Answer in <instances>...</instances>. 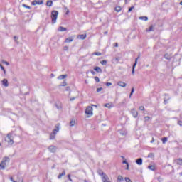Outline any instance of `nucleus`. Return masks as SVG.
<instances>
[{
	"label": "nucleus",
	"mask_w": 182,
	"mask_h": 182,
	"mask_svg": "<svg viewBox=\"0 0 182 182\" xmlns=\"http://www.w3.org/2000/svg\"><path fill=\"white\" fill-rule=\"evenodd\" d=\"M9 161H11V159H9V157H4L1 162L0 163V170H5V167H6V164H8Z\"/></svg>",
	"instance_id": "1"
},
{
	"label": "nucleus",
	"mask_w": 182,
	"mask_h": 182,
	"mask_svg": "<svg viewBox=\"0 0 182 182\" xmlns=\"http://www.w3.org/2000/svg\"><path fill=\"white\" fill-rule=\"evenodd\" d=\"M5 141H6V143H8V144H9L10 146H12V144H14V133L10 132L7 134V136L5 137Z\"/></svg>",
	"instance_id": "2"
},
{
	"label": "nucleus",
	"mask_w": 182,
	"mask_h": 182,
	"mask_svg": "<svg viewBox=\"0 0 182 182\" xmlns=\"http://www.w3.org/2000/svg\"><path fill=\"white\" fill-rule=\"evenodd\" d=\"M59 15V12L58 11L54 10L51 12V19L52 23H56V20L58 19V16Z\"/></svg>",
	"instance_id": "3"
},
{
	"label": "nucleus",
	"mask_w": 182,
	"mask_h": 182,
	"mask_svg": "<svg viewBox=\"0 0 182 182\" xmlns=\"http://www.w3.org/2000/svg\"><path fill=\"white\" fill-rule=\"evenodd\" d=\"M59 132V125H55V128L53 129V132L50 134V140H53Z\"/></svg>",
	"instance_id": "4"
},
{
	"label": "nucleus",
	"mask_w": 182,
	"mask_h": 182,
	"mask_svg": "<svg viewBox=\"0 0 182 182\" xmlns=\"http://www.w3.org/2000/svg\"><path fill=\"white\" fill-rule=\"evenodd\" d=\"M85 113V114H87V117H90L93 116V107H92L91 106L87 107Z\"/></svg>",
	"instance_id": "5"
},
{
	"label": "nucleus",
	"mask_w": 182,
	"mask_h": 182,
	"mask_svg": "<svg viewBox=\"0 0 182 182\" xmlns=\"http://www.w3.org/2000/svg\"><path fill=\"white\" fill-rule=\"evenodd\" d=\"M48 150H49L50 153H56V150H58V147L56 146L50 145L48 147Z\"/></svg>",
	"instance_id": "6"
},
{
	"label": "nucleus",
	"mask_w": 182,
	"mask_h": 182,
	"mask_svg": "<svg viewBox=\"0 0 182 182\" xmlns=\"http://www.w3.org/2000/svg\"><path fill=\"white\" fill-rule=\"evenodd\" d=\"M120 57H115V58L112 59V63L114 65H117L119 62H120Z\"/></svg>",
	"instance_id": "7"
},
{
	"label": "nucleus",
	"mask_w": 182,
	"mask_h": 182,
	"mask_svg": "<svg viewBox=\"0 0 182 182\" xmlns=\"http://www.w3.org/2000/svg\"><path fill=\"white\" fill-rule=\"evenodd\" d=\"M102 182H112L110 181V179L109 178V176L107 175H104V176L102 177Z\"/></svg>",
	"instance_id": "8"
},
{
	"label": "nucleus",
	"mask_w": 182,
	"mask_h": 182,
	"mask_svg": "<svg viewBox=\"0 0 182 182\" xmlns=\"http://www.w3.org/2000/svg\"><path fill=\"white\" fill-rule=\"evenodd\" d=\"M1 83L3 85V86H4V87H8L9 86V84L8 83V80L7 79H4L1 81Z\"/></svg>",
	"instance_id": "9"
},
{
	"label": "nucleus",
	"mask_w": 182,
	"mask_h": 182,
	"mask_svg": "<svg viewBox=\"0 0 182 182\" xmlns=\"http://www.w3.org/2000/svg\"><path fill=\"white\" fill-rule=\"evenodd\" d=\"M131 113H132L133 117H137V116H139V112L135 109H133L131 111Z\"/></svg>",
	"instance_id": "10"
},
{
	"label": "nucleus",
	"mask_w": 182,
	"mask_h": 182,
	"mask_svg": "<svg viewBox=\"0 0 182 182\" xmlns=\"http://www.w3.org/2000/svg\"><path fill=\"white\" fill-rule=\"evenodd\" d=\"M117 86H120V87H126V86H127V84L123 82L122 81H119L117 82Z\"/></svg>",
	"instance_id": "11"
},
{
	"label": "nucleus",
	"mask_w": 182,
	"mask_h": 182,
	"mask_svg": "<svg viewBox=\"0 0 182 182\" xmlns=\"http://www.w3.org/2000/svg\"><path fill=\"white\" fill-rule=\"evenodd\" d=\"M139 58H136L135 60V63H134L133 66H132V75H134V69H136V66H137V60Z\"/></svg>",
	"instance_id": "12"
},
{
	"label": "nucleus",
	"mask_w": 182,
	"mask_h": 182,
	"mask_svg": "<svg viewBox=\"0 0 182 182\" xmlns=\"http://www.w3.org/2000/svg\"><path fill=\"white\" fill-rule=\"evenodd\" d=\"M136 164H138V166H141V164H143V159L139 158V159H136Z\"/></svg>",
	"instance_id": "13"
},
{
	"label": "nucleus",
	"mask_w": 182,
	"mask_h": 182,
	"mask_svg": "<svg viewBox=\"0 0 182 182\" xmlns=\"http://www.w3.org/2000/svg\"><path fill=\"white\" fill-rule=\"evenodd\" d=\"M94 70H95V72H97V73H102L103 72L102 70V68H100V67H95Z\"/></svg>",
	"instance_id": "14"
},
{
	"label": "nucleus",
	"mask_w": 182,
	"mask_h": 182,
	"mask_svg": "<svg viewBox=\"0 0 182 182\" xmlns=\"http://www.w3.org/2000/svg\"><path fill=\"white\" fill-rule=\"evenodd\" d=\"M70 42H73V38L72 37L67 38L65 41V43H70Z\"/></svg>",
	"instance_id": "15"
},
{
	"label": "nucleus",
	"mask_w": 182,
	"mask_h": 182,
	"mask_svg": "<svg viewBox=\"0 0 182 182\" xmlns=\"http://www.w3.org/2000/svg\"><path fill=\"white\" fill-rule=\"evenodd\" d=\"M86 36H87L86 34H80L77 36V38L79 39H82L83 41V40L86 39Z\"/></svg>",
	"instance_id": "16"
},
{
	"label": "nucleus",
	"mask_w": 182,
	"mask_h": 182,
	"mask_svg": "<svg viewBox=\"0 0 182 182\" xmlns=\"http://www.w3.org/2000/svg\"><path fill=\"white\" fill-rule=\"evenodd\" d=\"M104 106L108 109H112V107H113V103H107Z\"/></svg>",
	"instance_id": "17"
},
{
	"label": "nucleus",
	"mask_w": 182,
	"mask_h": 182,
	"mask_svg": "<svg viewBox=\"0 0 182 182\" xmlns=\"http://www.w3.org/2000/svg\"><path fill=\"white\" fill-rule=\"evenodd\" d=\"M97 173H98L99 176H101V177H104L105 176H106V173H104L103 171H102V170H98Z\"/></svg>",
	"instance_id": "18"
},
{
	"label": "nucleus",
	"mask_w": 182,
	"mask_h": 182,
	"mask_svg": "<svg viewBox=\"0 0 182 182\" xmlns=\"http://www.w3.org/2000/svg\"><path fill=\"white\" fill-rule=\"evenodd\" d=\"M119 133L122 136H126L127 134V132L124 129H122L119 131Z\"/></svg>",
	"instance_id": "19"
},
{
	"label": "nucleus",
	"mask_w": 182,
	"mask_h": 182,
	"mask_svg": "<svg viewBox=\"0 0 182 182\" xmlns=\"http://www.w3.org/2000/svg\"><path fill=\"white\" fill-rule=\"evenodd\" d=\"M63 176H66V172L65 171H63L62 173H60L58 175V178L60 179L62 178V177H63Z\"/></svg>",
	"instance_id": "20"
},
{
	"label": "nucleus",
	"mask_w": 182,
	"mask_h": 182,
	"mask_svg": "<svg viewBox=\"0 0 182 182\" xmlns=\"http://www.w3.org/2000/svg\"><path fill=\"white\" fill-rule=\"evenodd\" d=\"M58 31H59V32H65V31H67V29H66V28L60 26V27L58 28Z\"/></svg>",
	"instance_id": "21"
},
{
	"label": "nucleus",
	"mask_w": 182,
	"mask_h": 182,
	"mask_svg": "<svg viewBox=\"0 0 182 182\" xmlns=\"http://www.w3.org/2000/svg\"><path fill=\"white\" fill-rule=\"evenodd\" d=\"M154 31V27L151 26L149 28L146 29V32H153Z\"/></svg>",
	"instance_id": "22"
},
{
	"label": "nucleus",
	"mask_w": 182,
	"mask_h": 182,
	"mask_svg": "<svg viewBox=\"0 0 182 182\" xmlns=\"http://www.w3.org/2000/svg\"><path fill=\"white\" fill-rule=\"evenodd\" d=\"M164 58L165 59H166L167 60H170L171 59V56L168 54H165L164 55Z\"/></svg>",
	"instance_id": "23"
},
{
	"label": "nucleus",
	"mask_w": 182,
	"mask_h": 182,
	"mask_svg": "<svg viewBox=\"0 0 182 182\" xmlns=\"http://www.w3.org/2000/svg\"><path fill=\"white\" fill-rule=\"evenodd\" d=\"M139 19H141V21H149V18L147 16H140Z\"/></svg>",
	"instance_id": "24"
},
{
	"label": "nucleus",
	"mask_w": 182,
	"mask_h": 182,
	"mask_svg": "<svg viewBox=\"0 0 182 182\" xmlns=\"http://www.w3.org/2000/svg\"><path fill=\"white\" fill-rule=\"evenodd\" d=\"M122 181H123V176H118V177H117V182H122Z\"/></svg>",
	"instance_id": "25"
},
{
	"label": "nucleus",
	"mask_w": 182,
	"mask_h": 182,
	"mask_svg": "<svg viewBox=\"0 0 182 182\" xmlns=\"http://www.w3.org/2000/svg\"><path fill=\"white\" fill-rule=\"evenodd\" d=\"M46 5H47V6H52V5H53V1H48L46 2Z\"/></svg>",
	"instance_id": "26"
},
{
	"label": "nucleus",
	"mask_w": 182,
	"mask_h": 182,
	"mask_svg": "<svg viewBox=\"0 0 182 182\" xmlns=\"http://www.w3.org/2000/svg\"><path fill=\"white\" fill-rule=\"evenodd\" d=\"M101 65H102V66H106L107 65V61L106 60H102L100 61Z\"/></svg>",
	"instance_id": "27"
},
{
	"label": "nucleus",
	"mask_w": 182,
	"mask_h": 182,
	"mask_svg": "<svg viewBox=\"0 0 182 182\" xmlns=\"http://www.w3.org/2000/svg\"><path fill=\"white\" fill-rule=\"evenodd\" d=\"M65 77H68L67 75H62L58 77L59 80L65 79Z\"/></svg>",
	"instance_id": "28"
},
{
	"label": "nucleus",
	"mask_w": 182,
	"mask_h": 182,
	"mask_svg": "<svg viewBox=\"0 0 182 182\" xmlns=\"http://www.w3.org/2000/svg\"><path fill=\"white\" fill-rule=\"evenodd\" d=\"M148 168L149 169V170H151L152 171H154V170H155V167H154V166H153V165H149V166H148Z\"/></svg>",
	"instance_id": "29"
},
{
	"label": "nucleus",
	"mask_w": 182,
	"mask_h": 182,
	"mask_svg": "<svg viewBox=\"0 0 182 182\" xmlns=\"http://www.w3.org/2000/svg\"><path fill=\"white\" fill-rule=\"evenodd\" d=\"M177 164H178L179 166H182V159H178L176 161Z\"/></svg>",
	"instance_id": "30"
},
{
	"label": "nucleus",
	"mask_w": 182,
	"mask_h": 182,
	"mask_svg": "<svg viewBox=\"0 0 182 182\" xmlns=\"http://www.w3.org/2000/svg\"><path fill=\"white\" fill-rule=\"evenodd\" d=\"M115 11L116 12H120L122 11V7L120 6L115 7Z\"/></svg>",
	"instance_id": "31"
},
{
	"label": "nucleus",
	"mask_w": 182,
	"mask_h": 182,
	"mask_svg": "<svg viewBox=\"0 0 182 182\" xmlns=\"http://www.w3.org/2000/svg\"><path fill=\"white\" fill-rule=\"evenodd\" d=\"M75 124H76V122L74 120L70 122V126H71V127H73V126H75Z\"/></svg>",
	"instance_id": "32"
},
{
	"label": "nucleus",
	"mask_w": 182,
	"mask_h": 182,
	"mask_svg": "<svg viewBox=\"0 0 182 182\" xmlns=\"http://www.w3.org/2000/svg\"><path fill=\"white\" fill-rule=\"evenodd\" d=\"M162 143L164 144L167 143V137L162 138Z\"/></svg>",
	"instance_id": "33"
},
{
	"label": "nucleus",
	"mask_w": 182,
	"mask_h": 182,
	"mask_svg": "<svg viewBox=\"0 0 182 182\" xmlns=\"http://www.w3.org/2000/svg\"><path fill=\"white\" fill-rule=\"evenodd\" d=\"M133 93H134V88H132L131 90V93L129 95V99L132 98V96H133Z\"/></svg>",
	"instance_id": "34"
},
{
	"label": "nucleus",
	"mask_w": 182,
	"mask_h": 182,
	"mask_svg": "<svg viewBox=\"0 0 182 182\" xmlns=\"http://www.w3.org/2000/svg\"><path fill=\"white\" fill-rule=\"evenodd\" d=\"M22 6H23V8H27V9H31V6H28V5H26V4H22Z\"/></svg>",
	"instance_id": "35"
},
{
	"label": "nucleus",
	"mask_w": 182,
	"mask_h": 182,
	"mask_svg": "<svg viewBox=\"0 0 182 182\" xmlns=\"http://www.w3.org/2000/svg\"><path fill=\"white\" fill-rule=\"evenodd\" d=\"M94 55H95L96 56H102V53L95 52L94 53Z\"/></svg>",
	"instance_id": "36"
},
{
	"label": "nucleus",
	"mask_w": 182,
	"mask_h": 182,
	"mask_svg": "<svg viewBox=\"0 0 182 182\" xmlns=\"http://www.w3.org/2000/svg\"><path fill=\"white\" fill-rule=\"evenodd\" d=\"M95 82H97V83H99L100 82L99 77H95Z\"/></svg>",
	"instance_id": "37"
},
{
	"label": "nucleus",
	"mask_w": 182,
	"mask_h": 182,
	"mask_svg": "<svg viewBox=\"0 0 182 182\" xmlns=\"http://www.w3.org/2000/svg\"><path fill=\"white\" fill-rule=\"evenodd\" d=\"M133 9H134V6H132V7H130L128 10V12H132V11H133Z\"/></svg>",
	"instance_id": "38"
},
{
	"label": "nucleus",
	"mask_w": 182,
	"mask_h": 182,
	"mask_svg": "<svg viewBox=\"0 0 182 182\" xmlns=\"http://www.w3.org/2000/svg\"><path fill=\"white\" fill-rule=\"evenodd\" d=\"M32 5L35 6V5H38V1L36 0L33 1L32 3H31Z\"/></svg>",
	"instance_id": "39"
},
{
	"label": "nucleus",
	"mask_w": 182,
	"mask_h": 182,
	"mask_svg": "<svg viewBox=\"0 0 182 182\" xmlns=\"http://www.w3.org/2000/svg\"><path fill=\"white\" fill-rule=\"evenodd\" d=\"M43 4V1H37V5H42Z\"/></svg>",
	"instance_id": "40"
},
{
	"label": "nucleus",
	"mask_w": 182,
	"mask_h": 182,
	"mask_svg": "<svg viewBox=\"0 0 182 182\" xmlns=\"http://www.w3.org/2000/svg\"><path fill=\"white\" fill-rule=\"evenodd\" d=\"M102 90H103L102 87L97 88V93H99V92H102Z\"/></svg>",
	"instance_id": "41"
},
{
	"label": "nucleus",
	"mask_w": 182,
	"mask_h": 182,
	"mask_svg": "<svg viewBox=\"0 0 182 182\" xmlns=\"http://www.w3.org/2000/svg\"><path fill=\"white\" fill-rule=\"evenodd\" d=\"M125 181L126 182H132V180H130L129 178L126 177L125 178Z\"/></svg>",
	"instance_id": "42"
},
{
	"label": "nucleus",
	"mask_w": 182,
	"mask_h": 182,
	"mask_svg": "<svg viewBox=\"0 0 182 182\" xmlns=\"http://www.w3.org/2000/svg\"><path fill=\"white\" fill-rule=\"evenodd\" d=\"M148 157H154V154L150 153V154L148 155Z\"/></svg>",
	"instance_id": "43"
},
{
	"label": "nucleus",
	"mask_w": 182,
	"mask_h": 182,
	"mask_svg": "<svg viewBox=\"0 0 182 182\" xmlns=\"http://www.w3.org/2000/svg\"><path fill=\"white\" fill-rule=\"evenodd\" d=\"M68 178L70 181L73 182V180H72V178H70V174L68 176Z\"/></svg>",
	"instance_id": "44"
},
{
	"label": "nucleus",
	"mask_w": 182,
	"mask_h": 182,
	"mask_svg": "<svg viewBox=\"0 0 182 182\" xmlns=\"http://www.w3.org/2000/svg\"><path fill=\"white\" fill-rule=\"evenodd\" d=\"M144 119L146 122H147V121L150 120V117H145Z\"/></svg>",
	"instance_id": "45"
},
{
	"label": "nucleus",
	"mask_w": 182,
	"mask_h": 182,
	"mask_svg": "<svg viewBox=\"0 0 182 182\" xmlns=\"http://www.w3.org/2000/svg\"><path fill=\"white\" fill-rule=\"evenodd\" d=\"M2 62H3V63H5L6 65V66H9V63H8V61L3 60Z\"/></svg>",
	"instance_id": "46"
},
{
	"label": "nucleus",
	"mask_w": 182,
	"mask_h": 182,
	"mask_svg": "<svg viewBox=\"0 0 182 182\" xmlns=\"http://www.w3.org/2000/svg\"><path fill=\"white\" fill-rule=\"evenodd\" d=\"M139 110H141V111L144 110V106H140Z\"/></svg>",
	"instance_id": "47"
},
{
	"label": "nucleus",
	"mask_w": 182,
	"mask_h": 182,
	"mask_svg": "<svg viewBox=\"0 0 182 182\" xmlns=\"http://www.w3.org/2000/svg\"><path fill=\"white\" fill-rule=\"evenodd\" d=\"M106 86L109 87V86H112V82H107Z\"/></svg>",
	"instance_id": "48"
},
{
	"label": "nucleus",
	"mask_w": 182,
	"mask_h": 182,
	"mask_svg": "<svg viewBox=\"0 0 182 182\" xmlns=\"http://www.w3.org/2000/svg\"><path fill=\"white\" fill-rule=\"evenodd\" d=\"M122 163L123 164H127V165L129 164L127 160L123 161Z\"/></svg>",
	"instance_id": "49"
},
{
	"label": "nucleus",
	"mask_w": 182,
	"mask_h": 182,
	"mask_svg": "<svg viewBox=\"0 0 182 182\" xmlns=\"http://www.w3.org/2000/svg\"><path fill=\"white\" fill-rule=\"evenodd\" d=\"M0 68H1V70H4L5 69V68L4 66H2L1 64H0Z\"/></svg>",
	"instance_id": "50"
},
{
	"label": "nucleus",
	"mask_w": 182,
	"mask_h": 182,
	"mask_svg": "<svg viewBox=\"0 0 182 182\" xmlns=\"http://www.w3.org/2000/svg\"><path fill=\"white\" fill-rule=\"evenodd\" d=\"M178 124H179V126H182V122L181 121H178Z\"/></svg>",
	"instance_id": "51"
},
{
	"label": "nucleus",
	"mask_w": 182,
	"mask_h": 182,
	"mask_svg": "<svg viewBox=\"0 0 182 182\" xmlns=\"http://www.w3.org/2000/svg\"><path fill=\"white\" fill-rule=\"evenodd\" d=\"M126 170H130V168H129V164H127V165Z\"/></svg>",
	"instance_id": "52"
},
{
	"label": "nucleus",
	"mask_w": 182,
	"mask_h": 182,
	"mask_svg": "<svg viewBox=\"0 0 182 182\" xmlns=\"http://www.w3.org/2000/svg\"><path fill=\"white\" fill-rule=\"evenodd\" d=\"M75 97H73V98H70V102H73V100H75Z\"/></svg>",
	"instance_id": "53"
},
{
	"label": "nucleus",
	"mask_w": 182,
	"mask_h": 182,
	"mask_svg": "<svg viewBox=\"0 0 182 182\" xmlns=\"http://www.w3.org/2000/svg\"><path fill=\"white\" fill-rule=\"evenodd\" d=\"M65 9H66V15H68V14H69V9H68V8H65Z\"/></svg>",
	"instance_id": "54"
},
{
	"label": "nucleus",
	"mask_w": 182,
	"mask_h": 182,
	"mask_svg": "<svg viewBox=\"0 0 182 182\" xmlns=\"http://www.w3.org/2000/svg\"><path fill=\"white\" fill-rule=\"evenodd\" d=\"M91 73H92V75H96V73H95V71H93V70H91Z\"/></svg>",
	"instance_id": "55"
},
{
	"label": "nucleus",
	"mask_w": 182,
	"mask_h": 182,
	"mask_svg": "<svg viewBox=\"0 0 182 182\" xmlns=\"http://www.w3.org/2000/svg\"><path fill=\"white\" fill-rule=\"evenodd\" d=\"M68 46L64 47V50H68Z\"/></svg>",
	"instance_id": "56"
},
{
	"label": "nucleus",
	"mask_w": 182,
	"mask_h": 182,
	"mask_svg": "<svg viewBox=\"0 0 182 182\" xmlns=\"http://www.w3.org/2000/svg\"><path fill=\"white\" fill-rule=\"evenodd\" d=\"M10 180H11V181H12V182L16 181L14 180V178H12V177L10 178Z\"/></svg>",
	"instance_id": "57"
},
{
	"label": "nucleus",
	"mask_w": 182,
	"mask_h": 182,
	"mask_svg": "<svg viewBox=\"0 0 182 182\" xmlns=\"http://www.w3.org/2000/svg\"><path fill=\"white\" fill-rule=\"evenodd\" d=\"M14 41H18V37L14 36Z\"/></svg>",
	"instance_id": "58"
},
{
	"label": "nucleus",
	"mask_w": 182,
	"mask_h": 182,
	"mask_svg": "<svg viewBox=\"0 0 182 182\" xmlns=\"http://www.w3.org/2000/svg\"><path fill=\"white\" fill-rule=\"evenodd\" d=\"M151 143H154V138H152V140L151 141Z\"/></svg>",
	"instance_id": "59"
},
{
	"label": "nucleus",
	"mask_w": 182,
	"mask_h": 182,
	"mask_svg": "<svg viewBox=\"0 0 182 182\" xmlns=\"http://www.w3.org/2000/svg\"><path fill=\"white\" fill-rule=\"evenodd\" d=\"M62 86H66V82H64L63 84L62 85Z\"/></svg>",
	"instance_id": "60"
},
{
	"label": "nucleus",
	"mask_w": 182,
	"mask_h": 182,
	"mask_svg": "<svg viewBox=\"0 0 182 182\" xmlns=\"http://www.w3.org/2000/svg\"><path fill=\"white\" fill-rule=\"evenodd\" d=\"M119 46V44L117 43H115V48H117Z\"/></svg>",
	"instance_id": "61"
},
{
	"label": "nucleus",
	"mask_w": 182,
	"mask_h": 182,
	"mask_svg": "<svg viewBox=\"0 0 182 182\" xmlns=\"http://www.w3.org/2000/svg\"><path fill=\"white\" fill-rule=\"evenodd\" d=\"M3 72H4V75H6V70H5V69H4V70H3Z\"/></svg>",
	"instance_id": "62"
},
{
	"label": "nucleus",
	"mask_w": 182,
	"mask_h": 182,
	"mask_svg": "<svg viewBox=\"0 0 182 182\" xmlns=\"http://www.w3.org/2000/svg\"><path fill=\"white\" fill-rule=\"evenodd\" d=\"M69 89H70V87H68L66 90H69Z\"/></svg>",
	"instance_id": "63"
},
{
	"label": "nucleus",
	"mask_w": 182,
	"mask_h": 182,
	"mask_svg": "<svg viewBox=\"0 0 182 182\" xmlns=\"http://www.w3.org/2000/svg\"><path fill=\"white\" fill-rule=\"evenodd\" d=\"M92 106H94L95 107H96V105H92Z\"/></svg>",
	"instance_id": "64"
}]
</instances>
